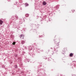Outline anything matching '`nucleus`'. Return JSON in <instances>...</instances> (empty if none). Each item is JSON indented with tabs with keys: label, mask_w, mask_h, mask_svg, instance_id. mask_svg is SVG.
<instances>
[{
	"label": "nucleus",
	"mask_w": 76,
	"mask_h": 76,
	"mask_svg": "<svg viewBox=\"0 0 76 76\" xmlns=\"http://www.w3.org/2000/svg\"><path fill=\"white\" fill-rule=\"evenodd\" d=\"M24 21H25V20L23 19V20H22V19H20L19 21L20 24H22V22H24Z\"/></svg>",
	"instance_id": "6"
},
{
	"label": "nucleus",
	"mask_w": 76,
	"mask_h": 76,
	"mask_svg": "<svg viewBox=\"0 0 76 76\" xmlns=\"http://www.w3.org/2000/svg\"><path fill=\"white\" fill-rule=\"evenodd\" d=\"M18 18H19V17H18V16H13L11 17V19L14 20H16Z\"/></svg>",
	"instance_id": "2"
},
{
	"label": "nucleus",
	"mask_w": 76,
	"mask_h": 76,
	"mask_svg": "<svg viewBox=\"0 0 76 76\" xmlns=\"http://www.w3.org/2000/svg\"><path fill=\"white\" fill-rule=\"evenodd\" d=\"M73 54L72 53H71L70 54V57H73Z\"/></svg>",
	"instance_id": "19"
},
{
	"label": "nucleus",
	"mask_w": 76,
	"mask_h": 76,
	"mask_svg": "<svg viewBox=\"0 0 76 76\" xmlns=\"http://www.w3.org/2000/svg\"><path fill=\"white\" fill-rule=\"evenodd\" d=\"M36 50H39V48H36Z\"/></svg>",
	"instance_id": "25"
},
{
	"label": "nucleus",
	"mask_w": 76,
	"mask_h": 76,
	"mask_svg": "<svg viewBox=\"0 0 76 76\" xmlns=\"http://www.w3.org/2000/svg\"><path fill=\"white\" fill-rule=\"evenodd\" d=\"M51 58H49V59H48V61H50V59Z\"/></svg>",
	"instance_id": "26"
},
{
	"label": "nucleus",
	"mask_w": 76,
	"mask_h": 76,
	"mask_svg": "<svg viewBox=\"0 0 76 76\" xmlns=\"http://www.w3.org/2000/svg\"><path fill=\"white\" fill-rule=\"evenodd\" d=\"M58 44L57 45H56L54 47V50L55 51L56 50V52L58 51L56 49H57L58 48H59V47H58V44H59L58 43Z\"/></svg>",
	"instance_id": "4"
},
{
	"label": "nucleus",
	"mask_w": 76,
	"mask_h": 76,
	"mask_svg": "<svg viewBox=\"0 0 76 76\" xmlns=\"http://www.w3.org/2000/svg\"><path fill=\"white\" fill-rule=\"evenodd\" d=\"M24 61L25 62H27V61H28V62H29V60L26 59L24 60Z\"/></svg>",
	"instance_id": "12"
},
{
	"label": "nucleus",
	"mask_w": 76,
	"mask_h": 76,
	"mask_svg": "<svg viewBox=\"0 0 76 76\" xmlns=\"http://www.w3.org/2000/svg\"><path fill=\"white\" fill-rule=\"evenodd\" d=\"M44 58H45V59H47V57H45Z\"/></svg>",
	"instance_id": "27"
},
{
	"label": "nucleus",
	"mask_w": 76,
	"mask_h": 76,
	"mask_svg": "<svg viewBox=\"0 0 76 76\" xmlns=\"http://www.w3.org/2000/svg\"><path fill=\"white\" fill-rule=\"evenodd\" d=\"M24 30H26V28H24Z\"/></svg>",
	"instance_id": "30"
},
{
	"label": "nucleus",
	"mask_w": 76,
	"mask_h": 76,
	"mask_svg": "<svg viewBox=\"0 0 76 76\" xmlns=\"http://www.w3.org/2000/svg\"><path fill=\"white\" fill-rule=\"evenodd\" d=\"M59 6H60L59 5H58L56 6V9H58L59 8Z\"/></svg>",
	"instance_id": "16"
},
{
	"label": "nucleus",
	"mask_w": 76,
	"mask_h": 76,
	"mask_svg": "<svg viewBox=\"0 0 76 76\" xmlns=\"http://www.w3.org/2000/svg\"><path fill=\"white\" fill-rule=\"evenodd\" d=\"M49 21H50V18L49 19Z\"/></svg>",
	"instance_id": "32"
},
{
	"label": "nucleus",
	"mask_w": 76,
	"mask_h": 76,
	"mask_svg": "<svg viewBox=\"0 0 76 76\" xmlns=\"http://www.w3.org/2000/svg\"><path fill=\"white\" fill-rule=\"evenodd\" d=\"M41 51H42V52H43V51H44V50H41Z\"/></svg>",
	"instance_id": "31"
},
{
	"label": "nucleus",
	"mask_w": 76,
	"mask_h": 76,
	"mask_svg": "<svg viewBox=\"0 0 76 76\" xmlns=\"http://www.w3.org/2000/svg\"><path fill=\"white\" fill-rule=\"evenodd\" d=\"M3 23V22L1 20H0V24H1Z\"/></svg>",
	"instance_id": "21"
},
{
	"label": "nucleus",
	"mask_w": 76,
	"mask_h": 76,
	"mask_svg": "<svg viewBox=\"0 0 76 76\" xmlns=\"http://www.w3.org/2000/svg\"><path fill=\"white\" fill-rule=\"evenodd\" d=\"M30 25L31 27H32V28H33L34 26H35V25L32 23H30Z\"/></svg>",
	"instance_id": "8"
},
{
	"label": "nucleus",
	"mask_w": 76,
	"mask_h": 76,
	"mask_svg": "<svg viewBox=\"0 0 76 76\" xmlns=\"http://www.w3.org/2000/svg\"><path fill=\"white\" fill-rule=\"evenodd\" d=\"M72 12H75V10H72Z\"/></svg>",
	"instance_id": "28"
},
{
	"label": "nucleus",
	"mask_w": 76,
	"mask_h": 76,
	"mask_svg": "<svg viewBox=\"0 0 76 76\" xmlns=\"http://www.w3.org/2000/svg\"><path fill=\"white\" fill-rule=\"evenodd\" d=\"M51 48V49H53V48Z\"/></svg>",
	"instance_id": "33"
},
{
	"label": "nucleus",
	"mask_w": 76,
	"mask_h": 76,
	"mask_svg": "<svg viewBox=\"0 0 76 76\" xmlns=\"http://www.w3.org/2000/svg\"><path fill=\"white\" fill-rule=\"evenodd\" d=\"M27 72H28V71H27Z\"/></svg>",
	"instance_id": "34"
},
{
	"label": "nucleus",
	"mask_w": 76,
	"mask_h": 76,
	"mask_svg": "<svg viewBox=\"0 0 76 76\" xmlns=\"http://www.w3.org/2000/svg\"><path fill=\"white\" fill-rule=\"evenodd\" d=\"M29 15L28 14H26V17H29Z\"/></svg>",
	"instance_id": "20"
},
{
	"label": "nucleus",
	"mask_w": 76,
	"mask_h": 76,
	"mask_svg": "<svg viewBox=\"0 0 76 76\" xmlns=\"http://www.w3.org/2000/svg\"><path fill=\"white\" fill-rule=\"evenodd\" d=\"M22 75H23V71H22L21 72Z\"/></svg>",
	"instance_id": "24"
},
{
	"label": "nucleus",
	"mask_w": 76,
	"mask_h": 76,
	"mask_svg": "<svg viewBox=\"0 0 76 76\" xmlns=\"http://www.w3.org/2000/svg\"><path fill=\"white\" fill-rule=\"evenodd\" d=\"M20 38H22V37H23L22 39H23V38H24L23 37H24V35H23V34H21L20 36Z\"/></svg>",
	"instance_id": "11"
},
{
	"label": "nucleus",
	"mask_w": 76,
	"mask_h": 76,
	"mask_svg": "<svg viewBox=\"0 0 76 76\" xmlns=\"http://www.w3.org/2000/svg\"><path fill=\"white\" fill-rule=\"evenodd\" d=\"M14 67H15V69H17V68H18V65H14Z\"/></svg>",
	"instance_id": "18"
},
{
	"label": "nucleus",
	"mask_w": 76,
	"mask_h": 76,
	"mask_svg": "<svg viewBox=\"0 0 76 76\" xmlns=\"http://www.w3.org/2000/svg\"><path fill=\"white\" fill-rule=\"evenodd\" d=\"M37 73H38V74H39L40 73V74H41V75H45V72H44V71H43V69H39L37 71Z\"/></svg>",
	"instance_id": "1"
},
{
	"label": "nucleus",
	"mask_w": 76,
	"mask_h": 76,
	"mask_svg": "<svg viewBox=\"0 0 76 76\" xmlns=\"http://www.w3.org/2000/svg\"><path fill=\"white\" fill-rule=\"evenodd\" d=\"M35 28H39V25L38 24H35Z\"/></svg>",
	"instance_id": "10"
},
{
	"label": "nucleus",
	"mask_w": 76,
	"mask_h": 76,
	"mask_svg": "<svg viewBox=\"0 0 76 76\" xmlns=\"http://www.w3.org/2000/svg\"><path fill=\"white\" fill-rule=\"evenodd\" d=\"M42 4L43 5L45 6V5H46V4H47V3H46V2H45V1H44L43 2Z\"/></svg>",
	"instance_id": "13"
},
{
	"label": "nucleus",
	"mask_w": 76,
	"mask_h": 76,
	"mask_svg": "<svg viewBox=\"0 0 76 76\" xmlns=\"http://www.w3.org/2000/svg\"><path fill=\"white\" fill-rule=\"evenodd\" d=\"M66 50H67L66 48H64V50H63L62 52V54H64V53H66L65 52L66 51Z\"/></svg>",
	"instance_id": "5"
},
{
	"label": "nucleus",
	"mask_w": 76,
	"mask_h": 76,
	"mask_svg": "<svg viewBox=\"0 0 76 76\" xmlns=\"http://www.w3.org/2000/svg\"><path fill=\"white\" fill-rule=\"evenodd\" d=\"M12 28H16L18 26L17 24L15 22L12 23Z\"/></svg>",
	"instance_id": "3"
},
{
	"label": "nucleus",
	"mask_w": 76,
	"mask_h": 76,
	"mask_svg": "<svg viewBox=\"0 0 76 76\" xmlns=\"http://www.w3.org/2000/svg\"><path fill=\"white\" fill-rule=\"evenodd\" d=\"M25 42V41L23 40H22L21 41V44H24Z\"/></svg>",
	"instance_id": "15"
},
{
	"label": "nucleus",
	"mask_w": 76,
	"mask_h": 76,
	"mask_svg": "<svg viewBox=\"0 0 76 76\" xmlns=\"http://www.w3.org/2000/svg\"><path fill=\"white\" fill-rule=\"evenodd\" d=\"M49 52H50V50H48L46 53H48Z\"/></svg>",
	"instance_id": "23"
},
{
	"label": "nucleus",
	"mask_w": 76,
	"mask_h": 76,
	"mask_svg": "<svg viewBox=\"0 0 76 76\" xmlns=\"http://www.w3.org/2000/svg\"><path fill=\"white\" fill-rule=\"evenodd\" d=\"M30 56H32V57H35V55L34 53H31L30 54Z\"/></svg>",
	"instance_id": "7"
},
{
	"label": "nucleus",
	"mask_w": 76,
	"mask_h": 76,
	"mask_svg": "<svg viewBox=\"0 0 76 76\" xmlns=\"http://www.w3.org/2000/svg\"><path fill=\"white\" fill-rule=\"evenodd\" d=\"M28 48L29 50H30V51H31V50H32V46H29Z\"/></svg>",
	"instance_id": "9"
},
{
	"label": "nucleus",
	"mask_w": 76,
	"mask_h": 76,
	"mask_svg": "<svg viewBox=\"0 0 76 76\" xmlns=\"http://www.w3.org/2000/svg\"><path fill=\"white\" fill-rule=\"evenodd\" d=\"M41 37H42V36H41L40 37V36H39V38H41Z\"/></svg>",
	"instance_id": "29"
},
{
	"label": "nucleus",
	"mask_w": 76,
	"mask_h": 76,
	"mask_svg": "<svg viewBox=\"0 0 76 76\" xmlns=\"http://www.w3.org/2000/svg\"><path fill=\"white\" fill-rule=\"evenodd\" d=\"M25 7H26V6H29V4H28V3H26L25 4Z\"/></svg>",
	"instance_id": "14"
},
{
	"label": "nucleus",
	"mask_w": 76,
	"mask_h": 76,
	"mask_svg": "<svg viewBox=\"0 0 76 76\" xmlns=\"http://www.w3.org/2000/svg\"><path fill=\"white\" fill-rule=\"evenodd\" d=\"M15 44H16V42H14L12 43V44L13 45H15Z\"/></svg>",
	"instance_id": "22"
},
{
	"label": "nucleus",
	"mask_w": 76,
	"mask_h": 76,
	"mask_svg": "<svg viewBox=\"0 0 76 76\" xmlns=\"http://www.w3.org/2000/svg\"><path fill=\"white\" fill-rule=\"evenodd\" d=\"M18 61H21V58H19L18 59Z\"/></svg>",
	"instance_id": "17"
}]
</instances>
